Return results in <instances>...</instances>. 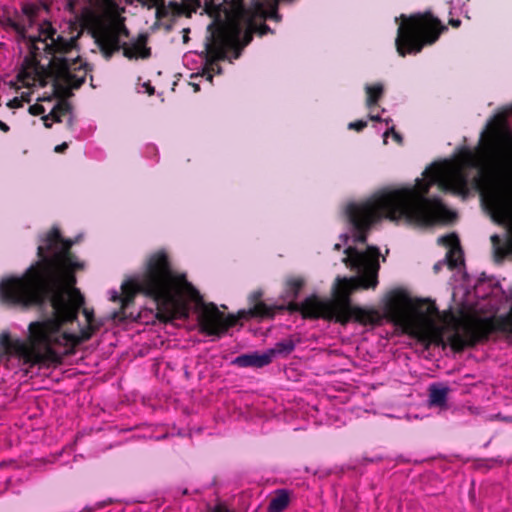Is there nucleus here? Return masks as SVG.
I'll list each match as a JSON object with an SVG mask.
<instances>
[{"mask_svg": "<svg viewBox=\"0 0 512 512\" xmlns=\"http://www.w3.org/2000/svg\"><path fill=\"white\" fill-rule=\"evenodd\" d=\"M73 245L65 240L57 228H53L41 240L37 248L39 261L31 265L22 276H11L0 282L1 299L23 308L37 307L42 319L31 322L25 340H13L2 334L0 344L4 354L17 357L23 366L48 365L57 362L72 348L88 339L97 329L93 312L84 309L87 326L77 332L63 328L77 320L84 305V297L73 285L76 279L69 269H78V263L70 253Z\"/></svg>", "mask_w": 512, "mask_h": 512, "instance_id": "f257e3e1", "label": "nucleus"}, {"mask_svg": "<svg viewBox=\"0 0 512 512\" xmlns=\"http://www.w3.org/2000/svg\"><path fill=\"white\" fill-rule=\"evenodd\" d=\"M491 123L481 132L480 147L476 152L464 150L455 159L434 162L417 178L414 185L384 187L365 200L354 203V291L375 289L378 285L380 251L365 244L367 234L383 219L407 224H431L447 218L448 210L440 199L427 197L429 188L439 189L466 197L469 193L468 171L472 180L480 185L481 178L491 157L494 138L500 137L512 146V134L504 125L494 128L488 135Z\"/></svg>", "mask_w": 512, "mask_h": 512, "instance_id": "f03ea898", "label": "nucleus"}, {"mask_svg": "<svg viewBox=\"0 0 512 512\" xmlns=\"http://www.w3.org/2000/svg\"><path fill=\"white\" fill-rule=\"evenodd\" d=\"M354 332L358 327L393 323L404 333L429 344L446 346L460 351L477 339L473 325L452 312H440L430 300H413L398 296L391 300L384 314L364 310L354 305Z\"/></svg>", "mask_w": 512, "mask_h": 512, "instance_id": "7ed1b4c3", "label": "nucleus"}, {"mask_svg": "<svg viewBox=\"0 0 512 512\" xmlns=\"http://www.w3.org/2000/svg\"><path fill=\"white\" fill-rule=\"evenodd\" d=\"M38 11L36 5L26 3L21 13L5 19V25L21 39L28 40L34 54L43 51L49 59L48 65L66 85L79 88L85 82L88 70L79 57L76 38L58 33L49 21L37 23Z\"/></svg>", "mask_w": 512, "mask_h": 512, "instance_id": "20e7f679", "label": "nucleus"}, {"mask_svg": "<svg viewBox=\"0 0 512 512\" xmlns=\"http://www.w3.org/2000/svg\"><path fill=\"white\" fill-rule=\"evenodd\" d=\"M191 288L185 275L172 270L168 257L159 252L152 255L145 271L131 278L128 284L122 286L125 293V305L132 301L136 293L153 299L159 314L166 320H186L189 316V306L183 298V290Z\"/></svg>", "mask_w": 512, "mask_h": 512, "instance_id": "39448f33", "label": "nucleus"}, {"mask_svg": "<svg viewBox=\"0 0 512 512\" xmlns=\"http://www.w3.org/2000/svg\"><path fill=\"white\" fill-rule=\"evenodd\" d=\"M303 286L300 278H289L286 281L283 291V299L286 304L279 306V309L299 311L305 318H323L334 320L340 323H347L352 317V278L337 277L332 287L331 298L311 296L303 302L297 303L295 299Z\"/></svg>", "mask_w": 512, "mask_h": 512, "instance_id": "423d86ee", "label": "nucleus"}, {"mask_svg": "<svg viewBox=\"0 0 512 512\" xmlns=\"http://www.w3.org/2000/svg\"><path fill=\"white\" fill-rule=\"evenodd\" d=\"M252 17L243 9L227 16V21L217 26L212 23L208 26L206 37V52L212 60H224L228 58L231 51H235V58H238V50L247 46L254 32Z\"/></svg>", "mask_w": 512, "mask_h": 512, "instance_id": "0eeeda50", "label": "nucleus"}, {"mask_svg": "<svg viewBox=\"0 0 512 512\" xmlns=\"http://www.w3.org/2000/svg\"><path fill=\"white\" fill-rule=\"evenodd\" d=\"M395 45L400 56L419 53L425 44L434 43L447 28L431 13L416 14L409 18L401 15Z\"/></svg>", "mask_w": 512, "mask_h": 512, "instance_id": "6e6552de", "label": "nucleus"}, {"mask_svg": "<svg viewBox=\"0 0 512 512\" xmlns=\"http://www.w3.org/2000/svg\"><path fill=\"white\" fill-rule=\"evenodd\" d=\"M195 312L202 332L209 336H221L237 319L233 315L225 316L213 303H205L198 292L194 296Z\"/></svg>", "mask_w": 512, "mask_h": 512, "instance_id": "1a4fd4ad", "label": "nucleus"}, {"mask_svg": "<svg viewBox=\"0 0 512 512\" xmlns=\"http://www.w3.org/2000/svg\"><path fill=\"white\" fill-rule=\"evenodd\" d=\"M97 43L107 60L122 47L124 56L129 59L138 57L148 58L150 56V49L144 44L138 43L132 46H126L125 43L122 44L117 29L111 25L105 26L100 30L97 36Z\"/></svg>", "mask_w": 512, "mask_h": 512, "instance_id": "9d476101", "label": "nucleus"}, {"mask_svg": "<svg viewBox=\"0 0 512 512\" xmlns=\"http://www.w3.org/2000/svg\"><path fill=\"white\" fill-rule=\"evenodd\" d=\"M66 7L73 13L93 11L99 17L108 18L116 12L117 4L114 0H66Z\"/></svg>", "mask_w": 512, "mask_h": 512, "instance_id": "9b49d317", "label": "nucleus"}, {"mask_svg": "<svg viewBox=\"0 0 512 512\" xmlns=\"http://www.w3.org/2000/svg\"><path fill=\"white\" fill-rule=\"evenodd\" d=\"M365 91H366V96H367L366 103L370 109V112H369L370 120L378 121V122L384 121L387 126L386 130L383 133L384 142L386 143L387 137L391 135L395 141H397L398 143H401L402 142L401 135L395 131L394 125H390L392 120L390 118L382 119L378 112L375 113L373 111L374 106L376 105L378 99L381 97V95L383 93L382 84L376 83V84L366 85Z\"/></svg>", "mask_w": 512, "mask_h": 512, "instance_id": "f8f14e48", "label": "nucleus"}, {"mask_svg": "<svg viewBox=\"0 0 512 512\" xmlns=\"http://www.w3.org/2000/svg\"><path fill=\"white\" fill-rule=\"evenodd\" d=\"M492 218L512 230V201L503 195H493L488 200Z\"/></svg>", "mask_w": 512, "mask_h": 512, "instance_id": "ddd939ff", "label": "nucleus"}, {"mask_svg": "<svg viewBox=\"0 0 512 512\" xmlns=\"http://www.w3.org/2000/svg\"><path fill=\"white\" fill-rule=\"evenodd\" d=\"M272 352H253L248 354H242L232 360V364L241 368H262L271 363Z\"/></svg>", "mask_w": 512, "mask_h": 512, "instance_id": "4468645a", "label": "nucleus"}, {"mask_svg": "<svg viewBox=\"0 0 512 512\" xmlns=\"http://www.w3.org/2000/svg\"><path fill=\"white\" fill-rule=\"evenodd\" d=\"M439 242L449 247L445 262L450 268H457L463 263V255L459 241L455 235H447L439 238Z\"/></svg>", "mask_w": 512, "mask_h": 512, "instance_id": "2eb2a0df", "label": "nucleus"}, {"mask_svg": "<svg viewBox=\"0 0 512 512\" xmlns=\"http://www.w3.org/2000/svg\"><path fill=\"white\" fill-rule=\"evenodd\" d=\"M42 71H39L38 67L32 68V71L23 70L20 72L19 76L22 78V81L27 86H45L47 84V78L50 76L47 75L44 67H41Z\"/></svg>", "mask_w": 512, "mask_h": 512, "instance_id": "dca6fc26", "label": "nucleus"}, {"mask_svg": "<svg viewBox=\"0 0 512 512\" xmlns=\"http://www.w3.org/2000/svg\"><path fill=\"white\" fill-rule=\"evenodd\" d=\"M262 297L261 291H256L251 294V302L254 303L253 307L249 310L252 317L271 318L274 315L272 308L268 307L265 303L260 301Z\"/></svg>", "mask_w": 512, "mask_h": 512, "instance_id": "f3484780", "label": "nucleus"}, {"mask_svg": "<svg viewBox=\"0 0 512 512\" xmlns=\"http://www.w3.org/2000/svg\"><path fill=\"white\" fill-rule=\"evenodd\" d=\"M68 116L67 124L68 126L73 125V116L71 113V107L65 102H58V104L51 110L49 116L44 118L45 126L51 127V123L48 122L49 117H51L56 122H61V116Z\"/></svg>", "mask_w": 512, "mask_h": 512, "instance_id": "a211bd4d", "label": "nucleus"}, {"mask_svg": "<svg viewBox=\"0 0 512 512\" xmlns=\"http://www.w3.org/2000/svg\"><path fill=\"white\" fill-rule=\"evenodd\" d=\"M449 388L442 384H433L429 388V404L431 406H446Z\"/></svg>", "mask_w": 512, "mask_h": 512, "instance_id": "6ab92c4d", "label": "nucleus"}, {"mask_svg": "<svg viewBox=\"0 0 512 512\" xmlns=\"http://www.w3.org/2000/svg\"><path fill=\"white\" fill-rule=\"evenodd\" d=\"M289 493L287 490H278L270 500L267 512H282L289 504Z\"/></svg>", "mask_w": 512, "mask_h": 512, "instance_id": "aec40b11", "label": "nucleus"}, {"mask_svg": "<svg viewBox=\"0 0 512 512\" xmlns=\"http://www.w3.org/2000/svg\"><path fill=\"white\" fill-rule=\"evenodd\" d=\"M295 342L293 339L288 338L277 342L274 348L268 349L267 352H272L271 361L276 355H288L295 349Z\"/></svg>", "mask_w": 512, "mask_h": 512, "instance_id": "412c9836", "label": "nucleus"}, {"mask_svg": "<svg viewBox=\"0 0 512 512\" xmlns=\"http://www.w3.org/2000/svg\"><path fill=\"white\" fill-rule=\"evenodd\" d=\"M491 241H492L493 247L495 249V252L500 257H504L507 254L508 249H507L506 245H502L501 237L498 236V235H492L491 236Z\"/></svg>", "mask_w": 512, "mask_h": 512, "instance_id": "4be33fe9", "label": "nucleus"}, {"mask_svg": "<svg viewBox=\"0 0 512 512\" xmlns=\"http://www.w3.org/2000/svg\"><path fill=\"white\" fill-rule=\"evenodd\" d=\"M343 216L349 226L352 225V201L346 202L344 206Z\"/></svg>", "mask_w": 512, "mask_h": 512, "instance_id": "5701e85b", "label": "nucleus"}, {"mask_svg": "<svg viewBox=\"0 0 512 512\" xmlns=\"http://www.w3.org/2000/svg\"><path fill=\"white\" fill-rule=\"evenodd\" d=\"M112 27L117 29V32L119 33V39L121 40V37H128L129 31L123 24L118 25H111Z\"/></svg>", "mask_w": 512, "mask_h": 512, "instance_id": "b1692460", "label": "nucleus"}, {"mask_svg": "<svg viewBox=\"0 0 512 512\" xmlns=\"http://www.w3.org/2000/svg\"><path fill=\"white\" fill-rule=\"evenodd\" d=\"M346 257L343 259V261L346 263L347 267L352 268V247L348 246L345 249Z\"/></svg>", "mask_w": 512, "mask_h": 512, "instance_id": "393cba45", "label": "nucleus"}, {"mask_svg": "<svg viewBox=\"0 0 512 512\" xmlns=\"http://www.w3.org/2000/svg\"><path fill=\"white\" fill-rule=\"evenodd\" d=\"M68 148V144L66 142L60 144V145H57L55 147V152L57 153H62L64 152L66 149Z\"/></svg>", "mask_w": 512, "mask_h": 512, "instance_id": "a878e982", "label": "nucleus"}, {"mask_svg": "<svg viewBox=\"0 0 512 512\" xmlns=\"http://www.w3.org/2000/svg\"><path fill=\"white\" fill-rule=\"evenodd\" d=\"M366 126V122L364 121H357L354 122V130L360 131Z\"/></svg>", "mask_w": 512, "mask_h": 512, "instance_id": "bb28decb", "label": "nucleus"}, {"mask_svg": "<svg viewBox=\"0 0 512 512\" xmlns=\"http://www.w3.org/2000/svg\"><path fill=\"white\" fill-rule=\"evenodd\" d=\"M444 265H446L445 260L439 261L434 265L435 272H438Z\"/></svg>", "mask_w": 512, "mask_h": 512, "instance_id": "cd10ccee", "label": "nucleus"}, {"mask_svg": "<svg viewBox=\"0 0 512 512\" xmlns=\"http://www.w3.org/2000/svg\"><path fill=\"white\" fill-rule=\"evenodd\" d=\"M7 105L12 108L17 107L20 106V101L17 98H15L12 101H10Z\"/></svg>", "mask_w": 512, "mask_h": 512, "instance_id": "c85d7f7f", "label": "nucleus"}, {"mask_svg": "<svg viewBox=\"0 0 512 512\" xmlns=\"http://www.w3.org/2000/svg\"><path fill=\"white\" fill-rule=\"evenodd\" d=\"M0 129L3 132H8L10 128L6 123H4L3 121L0 120Z\"/></svg>", "mask_w": 512, "mask_h": 512, "instance_id": "c756f323", "label": "nucleus"}, {"mask_svg": "<svg viewBox=\"0 0 512 512\" xmlns=\"http://www.w3.org/2000/svg\"><path fill=\"white\" fill-rule=\"evenodd\" d=\"M449 23L453 26V27H459L461 22L460 20L458 19H450Z\"/></svg>", "mask_w": 512, "mask_h": 512, "instance_id": "7c9ffc66", "label": "nucleus"}, {"mask_svg": "<svg viewBox=\"0 0 512 512\" xmlns=\"http://www.w3.org/2000/svg\"><path fill=\"white\" fill-rule=\"evenodd\" d=\"M120 298H121L120 295L116 291H112V295H111L112 301L120 300Z\"/></svg>", "mask_w": 512, "mask_h": 512, "instance_id": "2f4dec72", "label": "nucleus"}, {"mask_svg": "<svg viewBox=\"0 0 512 512\" xmlns=\"http://www.w3.org/2000/svg\"><path fill=\"white\" fill-rule=\"evenodd\" d=\"M211 512H229L228 510H226L225 508L223 507H216L215 509H213Z\"/></svg>", "mask_w": 512, "mask_h": 512, "instance_id": "473e14b6", "label": "nucleus"}, {"mask_svg": "<svg viewBox=\"0 0 512 512\" xmlns=\"http://www.w3.org/2000/svg\"><path fill=\"white\" fill-rule=\"evenodd\" d=\"M217 68V72L220 73L221 69L216 63H211V69L214 71Z\"/></svg>", "mask_w": 512, "mask_h": 512, "instance_id": "72a5a7b5", "label": "nucleus"}, {"mask_svg": "<svg viewBox=\"0 0 512 512\" xmlns=\"http://www.w3.org/2000/svg\"><path fill=\"white\" fill-rule=\"evenodd\" d=\"M207 79H208L209 81H212V75H211V74H208Z\"/></svg>", "mask_w": 512, "mask_h": 512, "instance_id": "f704fd0d", "label": "nucleus"}, {"mask_svg": "<svg viewBox=\"0 0 512 512\" xmlns=\"http://www.w3.org/2000/svg\"><path fill=\"white\" fill-rule=\"evenodd\" d=\"M347 127L349 130H352V122H350Z\"/></svg>", "mask_w": 512, "mask_h": 512, "instance_id": "c9c22d12", "label": "nucleus"}, {"mask_svg": "<svg viewBox=\"0 0 512 512\" xmlns=\"http://www.w3.org/2000/svg\"><path fill=\"white\" fill-rule=\"evenodd\" d=\"M340 248V244H335V249H339Z\"/></svg>", "mask_w": 512, "mask_h": 512, "instance_id": "e433bc0d", "label": "nucleus"}]
</instances>
